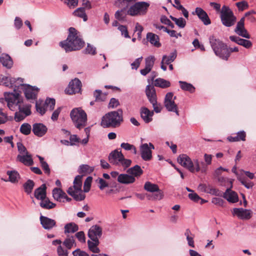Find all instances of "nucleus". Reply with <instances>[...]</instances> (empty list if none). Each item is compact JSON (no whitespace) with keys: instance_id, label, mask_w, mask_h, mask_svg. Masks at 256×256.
<instances>
[{"instance_id":"f257e3e1","label":"nucleus","mask_w":256,"mask_h":256,"mask_svg":"<svg viewBox=\"0 0 256 256\" xmlns=\"http://www.w3.org/2000/svg\"><path fill=\"white\" fill-rule=\"evenodd\" d=\"M2 82L6 86L14 88L16 89L20 94V91L19 88H24V94L27 99L36 100V98L38 88L30 85L23 84L24 80L18 78L17 79L10 77H4L2 78Z\"/></svg>"},{"instance_id":"f03ea898","label":"nucleus","mask_w":256,"mask_h":256,"mask_svg":"<svg viewBox=\"0 0 256 256\" xmlns=\"http://www.w3.org/2000/svg\"><path fill=\"white\" fill-rule=\"evenodd\" d=\"M78 32L74 28H69V34L66 40L60 42V46L66 52L80 50L84 44V40L78 34Z\"/></svg>"},{"instance_id":"7ed1b4c3","label":"nucleus","mask_w":256,"mask_h":256,"mask_svg":"<svg viewBox=\"0 0 256 256\" xmlns=\"http://www.w3.org/2000/svg\"><path fill=\"white\" fill-rule=\"evenodd\" d=\"M82 176L78 175L76 176L74 181V186H70L67 190V192L76 201L84 200L86 196L82 192Z\"/></svg>"},{"instance_id":"20e7f679","label":"nucleus","mask_w":256,"mask_h":256,"mask_svg":"<svg viewBox=\"0 0 256 256\" xmlns=\"http://www.w3.org/2000/svg\"><path fill=\"white\" fill-rule=\"evenodd\" d=\"M70 116L76 128L80 130L86 126L87 114L81 108H74Z\"/></svg>"},{"instance_id":"39448f33","label":"nucleus","mask_w":256,"mask_h":256,"mask_svg":"<svg viewBox=\"0 0 256 256\" xmlns=\"http://www.w3.org/2000/svg\"><path fill=\"white\" fill-rule=\"evenodd\" d=\"M220 18L222 24L226 27L233 26L236 21L233 12L226 5L223 6L221 8Z\"/></svg>"},{"instance_id":"423d86ee","label":"nucleus","mask_w":256,"mask_h":256,"mask_svg":"<svg viewBox=\"0 0 256 256\" xmlns=\"http://www.w3.org/2000/svg\"><path fill=\"white\" fill-rule=\"evenodd\" d=\"M144 189L147 192L153 193L152 194H146V198L148 200H160L163 198L162 191L160 190L158 186L156 184L146 182L144 184Z\"/></svg>"},{"instance_id":"0eeeda50","label":"nucleus","mask_w":256,"mask_h":256,"mask_svg":"<svg viewBox=\"0 0 256 256\" xmlns=\"http://www.w3.org/2000/svg\"><path fill=\"white\" fill-rule=\"evenodd\" d=\"M150 4L146 2H136L128 10V14L132 16L145 14Z\"/></svg>"},{"instance_id":"6e6552de","label":"nucleus","mask_w":256,"mask_h":256,"mask_svg":"<svg viewBox=\"0 0 256 256\" xmlns=\"http://www.w3.org/2000/svg\"><path fill=\"white\" fill-rule=\"evenodd\" d=\"M132 161L125 158L121 150H113V164L122 166L124 169L126 168L131 164Z\"/></svg>"},{"instance_id":"1a4fd4ad","label":"nucleus","mask_w":256,"mask_h":256,"mask_svg":"<svg viewBox=\"0 0 256 256\" xmlns=\"http://www.w3.org/2000/svg\"><path fill=\"white\" fill-rule=\"evenodd\" d=\"M176 98V97H174V94L172 92H170L167 93L164 98V105L168 111L174 112L178 116L179 112L178 110V108L174 102V100Z\"/></svg>"},{"instance_id":"9d476101","label":"nucleus","mask_w":256,"mask_h":256,"mask_svg":"<svg viewBox=\"0 0 256 256\" xmlns=\"http://www.w3.org/2000/svg\"><path fill=\"white\" fill-rule=\"evenodd\" d=\"M210 43L216 56L222 58V54L226 46V44L220 40L216 39L213 36L209 38Z\"/></svg>"},{"instance_id":"9b49d317","label":"nucleus","mask_w":256,"mask_h":256,"mask_svg":"<svg viewBox=\"0 0 256 256\" xmlns=\"http://www.w3.org/2000/svg\"><path fill=\"white\" fill-rule=\"evenodd\" d=\"M6 100L7 102L8 108L10 110H13L14 104H18L20 102V92L14 89V92L5 94Z\"/></svg>"},{"instance_id":"f8f14e48","label":"nucleus","mask_w":256,"mask_h":256,"mask_svg":"<svg viewBox=\"0 0 256 256\" xmlns=\"http://www.w3.org/2000/svg\"><path fill=\"white\" fill-rule=\"evenodd\" d=\"M154 148V146L150 142L148 144H142L140 147L141 156L146 161L150 160L152 158V150Z\"/></svg>"},{"instance_id":"ddd939ff","label":"nucleus","mask_w":256,"mask_h":256,"mask_svg":"<svg viewBox=\"0 0 256 256\" xmlns=\"http://www.w3.org/2000/svg\"><path fill=\"white\" fill-rule=\"evenodd\" d=\"M178 162L182 166L191 172H194V163L188 156L186 154H180L178 158Z\"/></svg>"},{"instance_id":"4468645a","label":"nucleus","mask_w":256,"mask_h":256,"mask_svg":"<svg viewBox=\"0 0 256 256\" xmlns=\"http://www.w3.org/2000/svg\"><path fill=\"white\" fill-rule=\"evenodd\" d=\"M244 17H242L238 22L234 28V32L239 36L246 38H250V36L244 28Z\"/></svg>"},{"instance_id":"2eb2a0df","label":"nucleus","mask_w":256,"mask_h":256,"mask_svg":"<svg viewBox=\"0 0 256 256\" xmlns=\"http://www.w3.org/2000/svg\"><path fill=\"white\" fill-rule=\"evenodd\" d=\"M81 82L78 78H76L70 82L68 87L66 90L67 94H72L80 92L81 90Z\"/></svg>"},{"instance_id":"dca6fc26","label":"nucleus","mask_w":256,"mask_h":256,"mask_svg":"<svg viewBox=\"0 0 256 256\" xmlns=\"http://www.w3.org/2000/svg\"><path fill=\"white\" fill-rule=\"evenodd\" d=\"M232 214L236 216L242 220H248L252 217V212L250 210L242 208H234L233 209Z\"/></svg>"},{"instance_id":"f3484780","label":"nucleus","mask_w":256,"mask_h":256,"mask_svg":"<svg viewBox=\"0 0 256 256\" xmlns=\"http://www.w3.org/2000/svg\"><path fill=\"white\" fill-rule=\"evenodd\" d=\"M232 188H228L224 192H222V196L228 202L236 203L238 201V197L237 193L232 190Z\"/></svg>"},{"instance_id":"a211bd4d","label":"nucleus","mask_w":256,"mask_h":256,"mask_svg":"<svg viewBox=\"0 0 256 256\" xmlns=\"http://www.w3.org/2000/svg\"><path fill=\"white\" fill-rule=\"evenodd\" d=\"M40 224L45 230H50L56 226V222L48 217L41 216L40 218Z\"/></svg>"},{"instance_id":"6ab92c4d","label":"nucleus","mask_w":256,"mask_h":256,"mask_svg":"<svg viewBox=\"0 0 256 256\" xmlns=\"http://www.w3.org/2000/svg\"><path fill=\"white\" fill-rule=\"evenodd\" d=\"M19 112H16L14 115V120L16 122L22 121L26 116L31 114V111L28 106L22 108L19 107Z\"/></svg>"},{"instance_id":"aec40b11","label":"nucleus","mask_w":256,"mask_h":256,"mask_svg":"<svg viewBox=\"0 0 256 256\" xmlns=\"http://www.w3.org/2000/svg\"><path fill=\"white\" fill-rule=\"evenodd\" d=\"M102 234V229L98 225L92 226L88 232V236L90 239L98 240Z\"/></svg>"},{"instance_id":"412c9836","label":"nucleus","mask_w":256,"mask_h":256,"mask_svg":"<svg viewBox=\"0 0 256 256\" xmlns=\"http://www.w3.org/2000/svg\"><path fill=\"white\" fill-rule=\"evenodd\" d=\"M34 134L39 137L44 136L47 132L48 128L46 126L41 123H36L32 126Z\"/></svg>"},{"instance_id":"4be33fe9","label":"nucleus","mask_w":256,"mask_h":256,"mask_svg":"<svg viewBox=\"0 0 256 256\" xmlns=\"http://www.w3.org/2000/svg\"><path fill=\"white\" fill-rule=\"evenodd\" d=\"M122 110L118 109L116 111H113L112 124L113 128L118 127L123 121Z\"/></svg>"},{"instance_id":"5701e85b","label":"nucleus","mask_w":256,"mask_h":256,"mask_svg":"<svg viewBox=\"0 0 256 256\" xmlns=\"http://www.w3.org/2000/svg\"><path fill=\"white\" fill-rule=\"evenodd\" d=\"M195 12L198 18L204 24H210L211 21L206 12L200 8H196Z\"/></svg>"},{"instance_id":"b1692460","label":"nucleus","mask_w":256,"mask_h":256,"mask_svg":"<svg viewBox=\"0 0 256 256\" xmlns=\"http://www.w3.org/2000/svg\"><path fill=\"white\" fill-rule=\"evenodd\" d=\"M34 197L38 200H43L46 196V184H42L39 188L35 190Z\"/></svg>"},{"instance_id":"393cba45","label":"nucleus","mask_w":256,"mask_h":256,"mask_svg":"<svg viewBox=\"0 0 256 256\" xmlns=\"http://www.w3.org/2000/svg\"><path fill=\"white\" fill-rule=\"evenodd\" d=\"M6 174L8 176V180L2 178L4 182H10L12 184L18 183L20 179V175L16 170H8Z\"/></svg>"},{"instance_id":"a878e982","label":"nucleus","mask_w":256,"mask_h":256,"mask_svg":"<svg viewBox=\"0 0 256 256\" xmlns=\"http://www.w3.org/2000/svg\"><path fill=\"white\" fill-rule=\"evenodd\" d=\"M146 93L150 102H155V100H156V95L153 86L148 85L146 87Z\"/></svg>"},{"instance_id":"bb28decb","label":"nucleus","mask_w":256,"mask_h":256,"mask_svg":"<svg viewBox=\"0 0 256 256\" xmlns=\"http://www.w3.org/2000/svg\"><path fill=\"white\" fill-rule=\"evenodd\" d=\"M0 62L8 68H10L13 65V61L10 56L6 54H2L0 56Z\"/></svg>"},{"instance_id":"cd10ccee","label":"nucleus","mask_w":256,"mask_h":256,"mask_svg":"<svg viewBox=\"0 0 256 256\" xmlns=\"http://www.w3.org/2000/svg\"><path fill=\"white\" fill-rule=\"evenodd\" d=\"M118 180L122 184H130L134 182L136 179L134 176L127 174H120L118 178Z\"/></svg>"},{"instance_id":"c85d7f7f","label":"nucleus","mask_w":256,"mask_h":256,"mask_svg":"<svg viewBox=\"0 0 256 256\" xmlns=\"http://www.w3.org/2000/svg\"><path fill=\"white\" fill-rule=\"evenodd\" d=\"M17 160L26 166H30L34 163L32 156L29 154L23 155L18 154L17 156Z\"/></svg>"},{"instance_id":"c756f323","label":"nucleus","mask_w":256,"mask_h":256,"mask_svg":"<svg viewBox=\"0 0 256 256\" xmlns=\"http://www.w3.org/2000/svg\"><path fill=\"white\" fill-rule=\"evenodd\" d=\"M146 38L156 48L160 46L161 44L159 42L160 38L158 35L152 32H148L146 34Z\"/></svg>"},{"instance_id":"7c9ffc66","label":"nucleus","mask_w":256,"mask_h":256,"mask_svg":"<svg viewBox=\"0 0 256 256\" xmlns=\"http://www.w3.org/2000/svg\"><path fill=\"white\" fill-rule=\"evenodd\" d=\"M101 126L104 128H108L112 126V112H108L103 116Z\"/></svg>"},{"instance_id":"2f4dec72","label":"nucleus","mask_w":256,"mask_h":256,"mask_svg":"<svg viewBox=\"0 0 256 256\" xmlns=\"http://www.w3.org/2000/svg\"><path fill=\"white\" fill-rule=\"evenodd\" d=\"M238 51L239 48L238 47L235 46L234 48H228L226 44V46L223 52L224 54H222L221 58L227 60L230 56L231 53L234 52H238Z\"/></svg>"},{"instance_id":"473e14b6","label":"nucleus","mask_w":256,"mask_h":256,"mask_svg":"<svg viewBox=\"0 0 256 256\" xmlns=\"http://www.w3.org/2000/svg\"><path fill=\"white\" fill-rule=\"evenodd\" d=\"M246 134L244 131H240L236 134V136H230L228 138V141L230 142L245 141Z\"/></svg>"},{"instance_id":"72a5a7b5","label":"nucleus","mask_w":256,"mask_h":256,"mask_svg":"<svg viewBox=\"0 0 256 256\" xmlns=\"http://www.w3.org/2000/svg\"><path fill=\"white\" fill-rule=\"evenodd\" d=\"M152 114L153 112H150L147 108H144L141 110V117L146 123L152 121Z\"/></svg>"},{"instance_id":"f704fd0d","label":"nucleus","mask_w":256,"mask_h":256,"mask_svg":"<svg viewBox=\"0 0 256 256\" xmlns=\"http://www.w3.org/2000/svg\"><path fill=\"white\" fill-rule=\"evenodd\" d=\"M154 85L157 87L166 88L170 86V82L164 78H158L154 81Z\"/></svg>"},{"instance_id":"c9c22d12","label":"nucleus","mask_w":256,"mask_h":256,"mask_svg":"<svg viewBox=\"0 0 256 256\" xmlns=\"http://www.w3.org/2000/svg\"><path fill=\"white\" fill-rule=\"evenodd\" d=\"M40 206L44 209L50 210L56 207V204L54 203L50 202L48 198H46L43 200H40Z\"/></svg>"},{"instance_id":"e433bc0d","label":"nucleus","mask_w":256,"mask_h":256,"mask_svg":"<svg viewBox=\"0 0 256 256\" xmlns=\"http://www.w3.org/2000/svg\"><path fill=\"white\" fill-rule=\"evenodd\" d=\"M92 241L88 240V244L89 249L94 253H98L100 252V249L98 248L99 244L98 240L90 239Z\"/></svg>"},{"instance_id":"4c0bfd02","label":"nucleus","mask_w":256,"mask_h":256,"mask_svg":"<svg viewBox=\"0 0 256 256\" xmlns=\"http://www.w3.org/2000/svg\"><path fill=\"white\" fill-rule=\"evenodd\" d=\"M94 168L89 166L88 164H82L80 166L78 172L80 174H82V176L87 174H89L94 171Z\"/></svg>"},{"instance_id":"58836bf2","label":"nucleus","mask_w":256,"mask_h":256,"mask_svg":"<svg viewBox=\"0 0 256 256\" xmlns=\"http://www.w3.org/2000/svg\"><path fill=\"white\" fill-rule=\"evenodd\" d=\"M128 172L131 176H140L143 173V171L141 168L138 166L136 165L134 167L130 168L128 170Z\"/></svg>"},{"instance_id":"ea45409f","label":"nucleus","mask_w":256,"mask_h":256,"mask_svg":"<svg viewBox=\"0 0 256 256\" xmlns=\"http://www.w3.org/2000/svg\"><path fill=\"white\" fill-rule=\"evenodd\" d=\"M64 194L65 192L60 188H54L52 190L53 198L57 201L61 202Z\"/></svg>"},{"instance_id":"a19ab883","label":"nucleus","mask_w":256,"mask_h":256,"mask_svg":"<svg viewBox=\"0 0 256 256\" xmlns=\"http://www.w3.org/2000/svg\"><path fill=\"white\" fill-rule=\"evenodd\" d=\"M63 245L68 250L71 249L73 246L76 245L74 236H68L63 242Z\"/></svg>"},{"instance_id":"79ce46f5","label":"nucleus","mask_w":256,"mask_h":256,"mask_svg":"<svg viewBox=\"0 0 256 256\" xmlns=\"http://www.w3.org/2000/svg\"><path fill=\"white\" fill-rule=\"evenodd\" d=\"M64 234L67 233H74L78 230V226L74 223V222H70L68 224H67L64 226Z\"/></svg>"},{"instance_id":"37998d69","label":"nucleus","mask_w":256,"mask_h":256,"mask_svg":"<svg viewBox=\"0 0 256 256\" xmlns=\"http://www.w3.org/2000/svg\"><path fill=\"white\" fill-rule=\"evenodd\" d=\"M73 14L74 16L82 18L84 22H86L88 20V16L85 12L84 8H78L74 12Z\"/></svg>"},{"instance_id":"c03bdc74","label":"nucleus","mask_w":256,"mask_h":256,"mask_svg":"<svg viewBox=\"0 0 256 256\" xmlns=\"http://www.w3.org/2000/svg\"><path fill=\"white\" fill-rule=\"evenodd\" d=\"M96 102H103L106 99L107 94L102 93L100 90H96L94 92Z\"/></svg>"},{"instance_id":"a18cd8bd","label":"nucleus","mask_w":256,"mask_h":256,"mask_svg":"<svg viewBox=\"0 0 256 256\" xmlns=\"http://www.w3.org/2000/svg\"><path fill=\"white\" fill-rule=\"evenodd\" d=\"M113 26L118 27V30L120 32L122 36H124L125 38H130L128 34V28L126 26L123 25L118 24V22H113Z\"/></svg>"},{"instance_id":"49530a36","label":"nucleus","mask_w":256,"mask_h":256,"mask_svg":"<svg viewBox=\"0 0 256 256\" xmlns=\"http://www.w3.org/2000/svg\"><path fill=\"white\" fill-rule=\"evenodd\" d=\"M184 235L186 236L188 246L192 248H194V234L191 232L189 229H186L184 232Z\"/></svg>"},{"instance_id":"de8ad7c7","label":"nucleus","mask_w":256,"mask_h":256,"mask_svg":"<svg viewBox=\"0 0 256 256\" xmlns=\"http://www.w3.org/2000/svg\"><path fill=\"white\" fill-rule=\"evenodd\" d=\"M205 192L220 196H222V191L210 185H207L206 188L205 190Z\"/></svg>"},{"instance_id":"09e8293b","label":"nucleus","mask_w":256,"mask_h":256,"mask_svg":"<svg viewBox=\"0 0 256 256\" xmlns=\"http://www.w3.org/2000/svg\"><path fill=\"white\" fill-rule=\"evenodd\" d=\"M180 88L185 91H188L191 93L194 92V87L190 84L186 82L179 81Z\"/></svg>"},{"instance_id":"8fccbe9b","label":"nucleus","mask_w":256,"mask_h":256,"mask_svg":"<svg viewBox=\"0 0 256 256\" xmlns=\"http://www.w3.org/2000/svg\"><path fill=\"white\" fill-rule=\"evenodd\" d=\"M34 186V182L32 180H28L23 185L24 192L27 194H30L32 192V190Z\"/></svg>"},{"instance_id":"3c124183","label":"nucleus","mask_w":256,"mask_h":256,"mask_svg":"<svg viewBox=\"0 0 256 256\" xmlns=\"http://www.w3.org/2000/svg\"><path fill=\"white\" fill-rule=\"evenodd\" d=\"M218 182L222 186L232 187L233 180L229 179L228 178L220 177L218 178Z\"/></svg>"},{"instance_id":"603ef678","label":"nucleus","mask_w":256,"mask_h":256,"mask_svg":"<svg viewBox=\"0 0 256 256\" xmlns=\"http://www.w3.org/2000/svg\"><path fill=\"white\" fill-rule=\"evenodd\" d=\"M38 158L40 160L41 166L44 170V173L47 175H50V170L48 164L44 160V158L42 157L38 156Z\"/></svg>"},{"instance_id":"864d4df0","label":"nucleus","mask_w":256,"mask_h":256,"mask_svg":"<svg viewBox=\"0 0 256 256\" xmlns=\"http://www.w3.org/2000/svg\"><path fill=\"white\" fill-rule=\"evenodd\" d=\"M171 20L180 28H184L186 26V21L182 18H176L172 16H170Z\"/></svg>"},{"instance_id":"5fc2aeb1","label":"nucleus","mask_w":256,"mask_h":256,"mask_svg":"<svg viewBox=\"0 0 256 256\" xmlns=\"http://www.w3.org/2000/svg\"><path fill=\"white\" fill-rule=\"evenodd\" d=\"M136 0H115L114 4L118 7L128 6L129 4H133Z\"/></svg>"},{"instance_id":"6e6d98bb","label":"nucleus","mask_w":256,"mask_h":256,"mask_svg":"<svg viewBox=\"0 0 256 256\" xmlns=\"http://www.w3.org/2000/svg\"><path fill=\"white\" fill-rule=\"evenodd\" d=\"M31 130V126L28 123L22 124L20 128V132L25 135L29 134L30 133Z\"/></svg>"},{"instance_id":"4d7b16f0","label":"nucleus","mask_w":256,"mask_h":256,"mask_svg":"<svg viewBox=\"0 0 256 256\" xmlns=\"http://www.w3.org/2000/svg\"><path fill=\"white\" fill-rule=\"evenodd\" d=\"M164 58V62L166 64H169L174 60L176 57V52H173L170 54L169 56L164 55L162 58Z\"/></svg>"},{"instance_id":"13d9d810","label":"nucleus","mask_w":256,"mask_h":256,"mask_svg":"<svg viewBox=\"0 0 256 256\" xmlns=\"http://www.w3.org/2000/svg\"><path fill=\"white\" fill-rule=\"evenodd\" d=\"M155 61L154 56H150L145 59V66L152 69Z\"/></svg>"},{"instance_id":"bf43d9fd","label":"nucleus","mask_w":256,"mask_h":256,"mask_svg":"<svg viewBox=\"0 0 256 256\" xmlns=\"http://www.w3.org/2000/svg\"><path fill=\"white\" fill-rule=\"evenodd\" d=\"M55 104L56 101L54 98H46L45 101V105L46 108H49L50 110H52L54 109Z\"/></svg>"},{"instance_id":"052dcab7","label":"nucleus","mask_w":256,"mask_h":256,"mask_svg":"<svg viewBox=\"0 0 256 256\" xmlns=\"http://www.w3.org/2000/svg\"><path fill=\"white\" fill-rule=\"evenodd\" d=\"M92 182V178L91 176L88 177L85 180L84 185V191L85 192H89L90 188Z\"/></svg>"},{"instance_id":"680f3d73","label":"nucleus","mask_w":256,"mask_h":256,"mask_svg":"<svg viewBox=\"0 0 256 256\" xmlns=\"http://www.w3.org/2000/svg\"><path fill=\"white\" fill-rule=\"evenodd\" d=\"M46 106L44 104L42 105L40 104H38V102H36V110L40 114L42 115H43L45 114L46 111Z\"/></svg>"},{"instance_id":"e2e57ef3","label":"nucleus","mask_w":256,"mask_h":256,"mask_svg":"<svg viewBox=\"0 0 256 256\" xmlns=\"http://www.w3.org/2000/svg\"><path fill=\"white\" fill-rule=\"evenodd\" d=\"M236 6L239 10L242 11L248 8V3L245 1H242L236 3Z\"/></svg>"},{"instance_id":"0e129e2a","label":"nucleus","mask_w":256,"mask_h":256,"mask_svg":"<svg viewBox=\"0 0 256 256\" xmlns=\"http://www.w3.org/2000/svg\"><path fill=\"white\" fill-rule=\"evenodd\" d=\"M17 146L18 151L20 154L23 155L28 154L26 147L21 142H18L17 144Z\"/></svg>"},{"instance_id":"69168bd1","label":"nucleus","mask_w":256,"mask_h":256,"mask_svg":"<svg viewBox=\"0 0 256 256\" xmlns=\"http://www.w3.org/2000/svg\"><path fill=\"white\" fill-rule=\"evenodd\" d=\"M192 44L196 48H200L202 51H204L205 48L203 44L200 43L198 39L196 38L192 42Z\"/></svg>"},{"instance_id":"338daca9","label":"nucleus","mask_w":256,"mask_h":256,"mask_svg":"<svg viewBox=\"0 0 256 256\" xmlns=\"http://www.w3.org/2000/svg\"><path fill=\"white\" fill-rule=\"evenodd\" d=\"M57 252L59 256H68V252L64 250L60 245L58 246Z\"/></svg>"},{"instance_id":"774afa93","label":"nucleus","mask_w":256,"mask_h":256,"mask_svg":"<svg viewBox=\"0 0 256 256\" xmlns=\"http://www.w3.org/2000/svg\"><path fill=\"white\" fill-rule=\"evenodd\" d=\"M74 256H88V254L85 252L80 250L78 248L72 252Z\"/></svg>"}]
</instances>
